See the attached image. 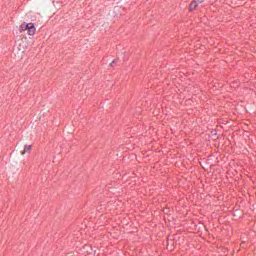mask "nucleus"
Segmentation results:
<instances>
[{
    "instance_id": "obj_1",
    "label": "nucleus",
    "mask_w": 256,
    "mask_h": 256,
    "mask_svg": "<svg viewBox=\"0 0 256 256\" xmlns=\"http://www.w3.org/2000/svg\"><path fill=\"white\" fill-rule=\"evenodd\" d=\"M26 31H28V35H35L37 33V28H35V24L33 23H28Z\"/></svg>"
},
{
    "instance_id": "obj_2",
    "label": "nucleus",
    "mask_w": 256,
    "mask_h": 256,
    "mask_svg": "<svg viewBox=\"0 0 256 256\" xmlns=\"http://www.w3.org/2000/svg\"><path fill=\"white\" fill-rule=\"evenodd\" d=\"M32 149H33L32 145H25L24 150L21 152V155H25V153H31Z\"/></svg>"
},
{
    "instance_id": "obj_3",
    "label": "nucleus",
    "mask_w": 256,
    "mask_h": 256,
    "mask_svg": "<svg viewBox=\"0 0 256 256\" xmlns=\"http://www.w3.org/2000/svg\"><path fill=\"white\" fill-rule=\"evenodd\" d=\"M199 3L197 1H192L190 4V11H194V9H197Z\"/></svg>"
},
{
    "instance_id": "obj_4",
    "label": "nucleus",
    "mask_w": 256,
    "mask_h": 256,
    "mask_svg": "<svg viewBox=\"0 0 256 256\" xmlns=\"http://www.w3.org/2000/svg\"><path fill=\"white\" fill-rule=\"evenodd\" d=\"M27 25L28 23H25V22L20 25V28H19L20 33H23V31H27Z\"/></svg>"
},
{
    "instance_id": "obj_5",
    "label": "nucleus",
    "mask_w": 256,
    "mask_h": 256,
    "mask_svg": "<svg viewBox=\"0 0 256 256\" xmlns=\"http://www.w3.org/2000/svg\"><path fill=\"white\" fill-rule=\"evenodd\" d=\"M205 0H197L196 2H198V5L199 3H203Z\"/></svg>"
}]
</instances>
